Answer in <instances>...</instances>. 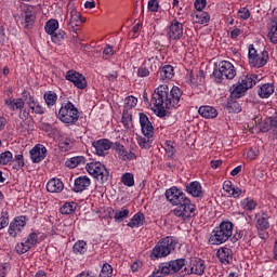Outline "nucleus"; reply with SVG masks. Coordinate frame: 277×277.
Returning a JSON list of instances; mask_svg holds the SVG:
<instances>
[{
	"label": "nucleus",
	"mask_w": 277,
	"mask_h": 277,
	"mask_svg": "<svg viewBox=\"0 0 277 277\" xmlns=\"http://www.w3.org/2000/svg\"><path fill=\"white\" fill-rule=\"evenodd\" d=\"M47 189L50 194H60L64 192V182L60 179H51L47 184Z\"/></svg>",
	"instance_id": "nucleus-23"
},
{
	"label": "nucleus",
	"mask_w": 277,
	"mask_h": 277,
	"mask_svg": "<svg viewBox=\"0 0 277 277\" xmlns=\"http://www.w3.org/2000/svg\"><path fill=\"white\" fill-rule=\"evenodd\" d=\"M239 36H241V29H239V28H234V29L230 31V38H232V40H237V38H239Z\"/></svg>",
	"instance_id": "nucleus-61"
},
{
	"label": "nucleus",
	"mask_w": 277,
	"mask_h": 277,
	"mask_svg": "<svg viewBox=\"0 0 277 277\" xmlns=\"http://www.w3.org/2000/svg\"><path fill=\"white\" fill-rule=\"evenodd\" d=\"M75 211H77V203L76 202H66L61 208V213L63 215H71V213H74Z\"/></svg>",
	"instance_id": "nucleus-39"
},
{
	"label": "nucleus",
	"mask_w": 277,
	"mask_h": 277,
	"mask_svg": "<svg viewBox=\"0 0 277 277\" xmlns=\"http://www.w3.org/2000/svg\"><path fill=\"white\" fill-rule=\"evenodd\" d=\"M27 226V216H16L9 225L10 237H16Z\"/></svg>",
	"instance_id": "nucleus-14"
},
{
	"label": "nucleus",
	"mask_w": 277,
	"mask_h": 277,
	"mask_svg": "<svg viewBox=\"0 0 277 277\" xmlns=\"http://www.w3.org/2000/svg\"><path fill=\"white\" fill-rule=\"evenodd\" d=\"M174 77V67L172 65H164L160 69V81H170Z\"/></svg>",
	"instance_id": "nucleus-31"
},
{
	"label": "nucleus",
	"mask_w": 277,
	"mask_h": 277,
	"mask_svg": "<svg viewBox=\"0 0 277 277\" xmlns=\"http://www.w3.org/2000/svg\"><path fill=\"white\" fill-rule=\"evenodd\" d=\"M193 22L197 23L198 25H207L209 21H211V15H209L205 11H194L192 13Z\"/></svg>",
	"instance_id": "nucleus-26"
},
{
	"label": "nucleus",
	"mask_w": 277,
	"mask_h": 277,
	"mask_svg": "<svg viewBox=\"0 0 277 277\" xmlns=\"http://www.w3.org/2000/svg\"><path fill=\"white\" fill-rule=\"evenodd\" d=\"M238 15L242 21H248V18H250V10H248V8H241L238 11Z\"/></svg>",
	"instance_id": "nucleus-56"
},
{
	"label": "nucleus",
	"mask_w": 277,
	"mask_h": 277,
	"mask_svg": "<svg viewBox=\"0 0 277 277\" xmlns=\"http://www.w3.org/2000/svg\"><path fill=\"white\" fill-rule=\"evenodd\" d=\"M85 170L93 179H96L98 183H107V181H109V171L105 164L98 161L87 163Z\"/></svg>",
	"instance_id": "nucleus-9"
},
{
	"label": "nucleus",
	"mask_w": 277,
	"mask_h": 277,
	"mask_svg": "<svg viewBox=\"0 0 277 277\" xmlns=\"http://www.w3.org/2000/svg\"><path fill=\"white\" fill-rule=\"evenodd\" d=\"M261 79H263V76L251 74V75L242 76L240 78V82L245 87V89L250 90V88H252L253 85H256V83H259Z\"/></svg>",
	"instance_id": "nucleus-21"
},
{
	"label": "nucleus",
	"mask_w": 277,
	"mask_h": 277,
	"mask_svg": "<svg viewBox=\"0 0 277 277\" xmlns=\"http://www.w3.org/2000/svg\"><path fill=\"white\" fill-rule=\"evenodd\" d=\"M216 256L220 263L228 265L233 261V250L227 247H221L216 252Z\"/></svg>",
	"instance_id": "nucleus-20"
},
{
	"label": "nucleus",
	"mask_w": 277,
	"mask_h": 277,
	"mask_svg": "<svg viewBox=\"0 0 277 277\" xmlns=\"http://www.w3.org/2000/svg\"><path fill=\"white\" fill-rule=\"evenodd\" d=\"M8 224H10V214H8V211L2 210L0 216V230H2V228L8 227Z\"/></svg>",
	"instance_id": "nucleus-46"
},
{
	"label": "nucleus",
	"mask_w": 277,
	"mask_h": 277,
	"mask_svg": "<svg viewBox=\"0 0 277 277\" xmlns=\"http://www.w3.org/2000/svg\"><path fill=\"white\" fill-rule=\"evenodd\" d=\"M39 129H41V131H45V133H51L53 128H51V124L40 121Z\"/></svg>",
	"instance_id": "nucleus-59"
},
{
	"label": "nucleus",
	"mask_w": 277,
	"mask_h": 277,
	"mask_svg": "<svg viewBox=\"0 0 277 277\" xmlns=\"http://www.w3.org/2000/svg\"><path fill=\"white\" fill-rule=\"evenodd\" d=\"M65 39H66V31L64 30H56L51 35V40L55 44H60V42H62V40H65Z\"/></svg>",
	"instance_id": "nucleus-42"
},
{
	"label": "nucleus",
	"mask_w": 277,
	"mask_h": 277,
	"mask_svg": "<svg viewBox=\"0 0 277 277\" xmlns=\"http://www.w3.org/2000/svg\"><path fill=\"white\" fill-rule=\"evenodd\" d=\"M122 124L124 129H131L133 127V116L131 114H123Z\"/></svg>",
	"instance_id": "nucleus-50"
},
{
	"label": "nucleus",
	"mask_w": 277,
	"mask_h": 277,
	"mask_svg": "<svg viewBox=\"0 0 277 277\" xmlns=\"http://www.w3.org/2000/svg\"><path fill=\"white\" fill-rule=\"evenodd\" d=\"M13 163L14 170L23 169L25 167V160H23V155H16Z\"/></svg>",
	"instance_id": "nucleus-51"
},
{
	"label": "nucleus",
	"mask_w": 277,
	"mask_h": 277,
	"mask_svg": "<svg viewBox=\"0 0 277 277\" xmlns=\"http://www.w3.org/2000/svg\"><path fill=\"white\" fill-rule=\"evenodd\" d=\"M106 79H108V81H116L118 79V72L114 71L113 74L106 75Z\"/></svg>",
	"instance_id": "nucleus-64"
},
{
	"label": "nucleus",
	"mask_w": 277,
	"mask_h": 277,
	"mask_svg": "<svg viewBox=\"0 0 277 277\" xmlns=\"http://www.w3.org/2000/svg\"><path fill=\"white\" fill-rule=\"evenodd\" d=\"M74 252L76 254H85V252H88V243L83 240H79L74 245Z\"/></svg>",
	"instance_id": "nucleus-40"
},
{
	"label": "nucleus",
	"mask_w": 277,
	"mask_h": 277,
	"mask_svg": "<svg viewBox=\"0 0 277 277\" xmlns=\"http://www.w3.org/2000/svg\"><path fill=\"white\" fill-rule=\"evenodd\" d=\"M90 185H92V180H90L88 175H80L74 182L72 192L81 194V192H85Z\"/></svg>",
	"instance_id": "nucleus-17"
},
{
	"label": "nucleus",
	"mask_w": 277,
	"mask_h": 277,
	"mask_svg": "<svg viewBox=\"0 0 277 277\" xmlns=\"http://www.w3.org/2000/svg\"><path fill=\"white\" fill-rule=\"evenodd\" d=\"M57 118L65 124H75L79 120V109L71 102L64 103L58 110Z\"/></svg>",
	"instance_id": "nucleus-6"
},
{
	"label": "nucleus",
	"mask_w": 277,
	"mask_h": 277,
	"mask_svg": "<svg viewBox=\"0 0 277 277\" xmlns=\"http://www.w3.org/2000/svg\"><path fill=\"white\" fill-rule=\"evenodd\" d=\"M233 230H235L233 222L223 221L211 232L208 243H210V246H222V243H226L228 238L233 237Z\"/></svg>",
	"instance_id": "nucleus-3"
},
{
	"label": "nucleus",
	"mask_w": 277,
	"mask_h": 277,
	"mask_svg": "<svg viewBox=\"0 0 277 277\" xmlns=\"http://www.w3.org/2000/svg\"><path fill=\"white\" fill-rule=\"evenodd\" d=\"M235 186H233V182L230 181H225L224 184H223V190L228 195L230 196L233 189H234Z\"/></svg>",
	"instance_id": "nucleus-57"
},
{
	"label": "nucleus",
	"mask_w": 277,
	"mask_h": 277,
	"mask_svg": "<svg viewBox=\"0 0 277 277\" xmlns=\"http://www.w3.org/2000/svg\"><path fill=\"white\" fill-rule=\"evenodd\" d=\"M140 124L142 133L145 135V137H153V135H155V128L148 119V116H146L144 113H140Z\"/></svg>",
	"instance_id": "nucleus-15"
},
{
	"label": "nucleus",
	"mask_w": 277,
	"mask_h": 277,
	"mask_svg": "<svg viewBox=\"0 0 277 277\" xmlns=\"http://www.w3.org/2000/svg\"><path fill=\"white\" fill-rule=\"evenodd\" d=\"M65 79L74 83L75 88H78V90H85V88H88V80H85V76L77 70H68L65 75Z\"/></svg>",
	"instance_id": "nucleus-11"
},
{
	"label": "nucleus",
	"mask_w": 277,
	"mask_h": 277,
	"mask_svg": "<svg viewBox=\"0 0 277 277\" xmlns=\"http://www.w3.org/2000/svg\"><path fill=\"white\" fill-rule=\"evenodd\" d=\"M137 105V97L131 95L124 98V107L127 109H133Z\"/></svg>",
	"instance_id": "nucleus-48"
},
{
	"label": "nucleus",
	"mask_w": 277,
	"mask_h": 277,
	"mask_svg": "<svg viewBox=\"0 0 277 277\" xmlns=\"http://www.w3.org/2000/svg\"><path fill=\"white\" fill-rule=\"evenodd\" d=\"M205 261L200 258L190 259L189 268L185 267L182 271L181 276H187L188 274H196L202 276L205 274Z\"/></svg>",
	"instance_id": "nucleus-10"
},
{
	"label": "nucleus",
	"mask_w": 277,
	"mask_h": 277,
	"mask_svg": "<svg viewBox=\"0 0 277 277\" xmlns=\"http://www.w3.org/2000/svg\"><path fill=\"white\" fill-rule=\"evenodd\" d=\"M157 70V58L155 56L148 57L144 61L142 66L137 69V77H150V72H155Z\"/></svg>",
	"instance_id": "nucleus-13"
},
{
	"label": "nucleus",
	"mask_w": 277,
	"mask_h": 277,
	"mask_svg": "<svg viewBox=\"0 0 277 277\" xmlns=\"http://www.w3.org/2000/svg\"><path fill=\"white\" fill-rule=\"evenodd\" d=\"M13 156L11 151H4L0 154V166H8L12 161Z\"/></svg>",
	"instance_id": "nucleus-47"
},
{
	"label": "nucleus",
	"mask_w": 277,
	"mask_h": 277,
	"mask_svg": "<svg viewBox=\"0 0 277 277\" xmlns=\"http://www.w3.org/2000/svg\"><path fill=\"white\" fill-rule=\"evenodd\" d=\"M121 183L126 185L127 187H133L135 185V180L133 177L132 173H124L121 176Z\"/></svg>",
	"instance_id": "nucleus-44"
},
{
	"label": "nucleus",
	"mask_w": 277,
	"mask_h": 277,
	"mask_svg": "<svg viewBox=\"0 0 277 277\" xmlns=\"http://www.w3.org/2000/svg\"><path fill=\"white\" fill-rule=\"evenodd\" d=\"M137 144L141 148H150V145L153 144V137H142L140 136L137 138Z\"/></svg>",
	"instance_id": "nucleus-49"
},
{
	"label": "nucleus",
	"mask_w": 277,
	"mask_h": 277,
	"mask_svg": "<svg viewBox=\"0 0 277 277\" xmlns=\"http://www.w3.org/2000/svg\"><path fill=\"white\" fill-rule=\"evenodd\" d=\"M114 276V268L108 263H105L100 273V277H111Z\"/></svg>",
	"instance_id": "nucleus-45"
},
{
	"label": "nucleus",
	"mask_w": 277,
	"mask_h": 277,
	"mask_svg": "<svg viewBox=\"0 0 277 277\" xmlns=\"http://www.w3.org/2000/svg\"><path fill=\"white\" fill-rule=\"evenodd\" d=\"M186 192L194 198H200V196L203 194L202 185L198 181L190 182L188 185H186Z\"/></svg>",
	"instance_id": "nucleus-24"
},
{
	"label": "nucleus",
	"mask_w": 277,
	"mask_h": 277,
	"mask_svg": "<svg viewBox=\"0 0 277 277\" xmlns=\"http://www.w3.org/2000/svg\"><path fill=\"white\" fill-rule=\"evenodd\" d=\"M255 217L258 230H267L269 228V214L262 212L261 214H256Z\"/></svg>",
	"instance_id": "nucleus-25"
},
{
	"label": "nucleus",
	"mask_w": 277,
	"mask_h": 277,
	"mask_svg": "<svg viewBox=\"0 0 277 277\" xmlns=\"http://www.w3.org/2000/svg\"><path fill=\"white\" fill-rule=\"evenodd\" d=\"M259 206V203L256 202V200L252 199V198H245L240 201V207L245 210V211H254V209H256V207Z\"/></svg>",
	"instance_id": "nucleus-34"
},
{
	"label": "nucleus",
	"mask_w": 277,
	"mask_h": 277,
	"mask_svg": "<svg viewBox=\"0 0 277 277\" xmlns=\"http://www.w3.org/2000/svg\"><path fill=\"white\" fill-rule=\"evenodd\" d=\"M146 222V216L142 212H137L133 215V217L128 222L127 226L130 228H140V226H144Z\"/></svg>",
	"instance_id": "nucleus-27"
},
{
	"label": "nucleus",
	"mask_w": 277,
	"mask_h": 277,
	"mask_svg": "<svg viewBox=\"0 0 277 277\" xmlns=\"http://www.w3.org/2000/svg\"><path fill=\"white\" fill-rule=\"evenodd\" d=\"M44 29L50 36H52V34L60 29V22H57V19H50L45 23Z\"/></svg>",
	"instance_id": "nucleus-35"
},
{
	"label": "nucleus",
	"mask_w": 277,
	"mask_h": 277,
	"mask_svg": "<svg viewBox=\"0 0 277 277\" xmlns=\"http://www.w3.org/2000/svg\"><path fill=\"white\" fill-rule=\"evenodd\" d=\"M69 14H70L69 25L72 31L77 32V27H79V25H82V23H85V19L81 17V13L76 9H71L69 11Z\"/></svg>",
	"instance_id": "nucleus-22"
},
{
	"label": "nucleus",
	"mask_w": 277,
	"mask_h": 277,
	"mask_svg": "<svg viewBox=\"0 0 277 277\" xmlns=\"http://www.w3.org/2000/svg\"><path fill=\"white\" fill-rule=\"evenodd\" d=\"M268 123H269L271 127H273V129L277 130V116L269 117L268 118Z\"/></svg>",
	"instance_id": "nucleus-63"
},
{
	"label": "nucleus",
	"mask_w": 277,
	"mask_h": 277,
	"mask_svg": "<svg viewBox=\"0 0 277 277\" xmlns=\"http://www.w3.org/2000/svg\"><path fill=\"white\" fill-rule=\"evenodd\" d=\"M4 103L12 111H16V109H23L25 107L23 98H8Z\"/></svg>",
	"instance_id": "nucleus-30"
},
{
	"label": "nucleus",
	"mask_w": 277,
	"mask_h": 277,
	"mask_svg": "<svg viewBox=\"0 0 277 277\" xmlns=\"http://www.w3.org/2000/svg\"><path fill=\"white\" fill-rule=\"evenodd\" d=\"M164 150H166L167 155H169V157H172V155H174V146H172L170 144V142H167L164 144Z\"/></svg>",
	"instance_id": "nucleus-60"
},
{
	"label": "nucleus",
	"mask_w": 277,
	"mask_h": 277,
	"mask_svg": "<svg viewBox=\"0 0 277 277\" xmlns=\"http://www.w3.org/2000/svg\"><path fill=\"white\" fill-rule=\"evenodd\" d=\"M167 36L169 40H181L183 38V23L174 18L167 27Z\"/></svg>",
	"instance_id": "nucleus-12"
},
{
	"label": "nucleus",
	"mask_w": 277,
	"mask_h": 277,
	"mask_svg": "<svg viewBox=\"0 0 277 277\" xmlns=\"http://www.w3.org/2000/svg\"><path fill=\"white\" fill-rule=\"evenodd\" d=\"M32 246H36V233L32 232L29 234L28 238L15 247V251L17 254H25V252H29Z\"/></svg>",
	"instance_id": "nucleus-16"
},
{
	"label": "nucleus",
	"mask_w": 277,
	"mask_h": 277,
	"mask_svg": "<svg viewBox=\"0 0 277 277\" xmlns=\"http://www.w3.org/2000/svg\"><path fill=\"white\" fill-rule=\"evenodd\" d=\"M246 92H248V89H246V87L240 81H238V83L234 85L232 95L234 96V98H241V96H243Z\"/></svg>",
	"instance_id": "nucleus-36"
},
{
	"label": "nucleus",
	"mask_w": 277,
	"mask_h": 277,
	"mask_svg": "<svg viewBox=\"0 0 277 277\" xmlns=\"http://www.w3.org/2000/svg\"><path fill=\"white\" fill-rule=\"evenodd\" d=\"M148 10H149V12H157L159 10V1L149 0L148 1Z\"/></svg>",
	"instance_id": "nucleus-58"
},
{
	"label": "nucleus",
	"mask_w": 277,
	"mask_h": 277,
	"mask_svg": "<svg viewBox=\"0 0 277 277\" xmlns=\"http://www.w3.org/2000/svg\"><path fill=\"white\" fill-rule=\"evenodd\" d=\"M81 163H85V158L83 156L72 157L66 161L67 168L75 169L77 166H81Z\"/></svg>",
	"instance_id": "nucleus-38"
},
{
	"label": "nucleus",
	"mask_w": 277,
	"mask_h": 277,
	"mask_svg": "<svg viewBox=\"0 0 277 277\" xmlns=\"http://www.w3.org/2000/svg\"><path fill=\"white\" fill-rule=\"evenodd\" d=\"M195 12H202L205 8H207V0H196L195 3Z\"/></svg>",
	"instance_id": "nucleus-54"
},
{
	"label": "nucleus",
	"mask_w": 277,
	"mask_h": 277,
	"mask_svg": "<svg viewBox=\"0 0 277 277\" xmlns=\"http://www.w3.org/2000/svg\"><path fill=\"white\" fill-rule=\"evenodd\" d=\"M248 60L251 68H263L269 62V52H259L254 44H249Z\"/></svg>",
	"instance_id": "nucleus-7"
},
{
	"label": "nucleus",
	"mask_w": 277,
	"mask_h": 277,
	"mask_svg": "<svg viewBox=\"0 0 277 277\" xmlns=\"http://www.w3.org/2000/svg\"><path fill=\"white\" fill-rule=\"evenodd\" d=\"M181 96H183V92L179 87L170 89L168 84H160L156 88L151 96V104L154 105L156 116L163 118L168 109L179 106Z\"/></svg>",
	"instance_id": "nucleus-1"
},
{
	"label": "nucleus",
	"mask_w": 277,
	"mask_h": 277,
	"mask_svg": "<svg viewBox=\"0 0 277 277\" xmlns=\"http://www.w3.org/2000/svg\"><path fill=\"white\" fill-rule=\"evenodd\" d=\"M43 98L48 105V107H53L55 103H57V94L53 91H48L44 93Z\"/></svg>",
	"instance_id": "nucleus-37"
},
{
	"label": "nucleus",
	"mask_w": 277,
	"mask_h": 277,
	"mask_svg": "<svg viewBox=\"0 0 277 277\" xmlns=\"http://www.w3.org/2000/svg\"><path fill=\"white\" fill-rule=\"evenodd\" d=\"M268 38L273 44H277V16H273L269 24Z\"/></svg>",
	"instance_id": "nucleus-32"
},
{
	"label": "nucleus",
	"mask_w": 277,
	"mask_h": 277,
	"mask_svg": "<svg viewBox=\"0 0 277 277\" xmlns=\"http://www.w3.org/2000/svg\"><path fill=\"white\" fill-rule=\"evenodd\" d=\"M47 155H49L47 147L42 144H37L36 145V163H40V161H44V159H47Z\"/></svg>",
	"instance_id": "nucleus-33"
},
{
	"label": "nucleus",
	"mask_w": 277,
	"mask_h": 277,
	"mask_svg": "<svg viewBox=\"0 0 277 277\" xmlns=\"http://www.w3.org/2000/svg\"><path fill=\"white\" fill-rule=\"evenodd\" d=\"M44 209H47V202L40 201L37 206V213L42 215V213H44Z\"/></svg>",
	"instance_id": "nucleus-62"
},
{
	"label": "nucleus",
	"mask_w": 277,
	"mask_h": 277,
	"mask_svg": "<svg viewBox=\"0 0 277 277\" xmlns=\"http://www.w3.org/2000/svg\"><path fill=\"white\" fill-rule=\"evenodd\" d=\"M183 267H185V259L162 263L149 277H163L168 276L169 274H176V272H181Z\"/></svg>",
	"instance_id": "nucleus-5"
},
{
	"label": "nucleus",
	"mask_w": 277,
	"mask_h": 277,
	"mask_svg": "<svg viewBox=\"0 0 277 277\" xmlns=\"http://www.w3.org/2000/svg\"><path fill=\"white\" fill-rule=\"evenodd\" d=\"M114 55V48L109 44H106L105 49L103 50V60H109Z\"/></svg>",
	"instance_id": "nucleus-53"
},
{
	"label": "nucleus",
	"mask_w": 277,
	"mask_h": 277,
	"mask_svg": "<svg viewBox=\"0 0 277 277\" xmlns=\"http://www.w3.org/2000/svg\"><path fill=\"white\" fill-rule=\"evenodd\" d=\"M93 147L95 148V153L98 157H105L107 150L111 148V142L107 138H102L93 142Z\"/></svg>",
	"instance_id": "nucleus-19"
},
{
	"label": "nucleus",
	"mask_w": 277,
	"mask_h": 277,
	"mask_svg": "<svg viewBox=\"0 0 277 277\" xmlns=\"http://www.w3.org/2000/svg\"><path fill=\"white\" fill-rule=\"evenodd\" d=\"M243 194H246V190L234 186V188L232 189V193H229V196H232V198H239V196H243Z\"/></svg>",
	"instance_id": "nucleus-55"
},
{
	"label": "nucleus",
	"mask_w": 277,
	"mask_h": 277,
	"mask_svg": "<svg viewBox=\"0 0 277 277\" xmlns=\"http://www.w3.org/2000/svg\"><path fill=\"white\" fill-rule=\"evenodd\" d=\"M236 75L237 70H235V66L228 61L221 62L219 68L213 70V77L216 83H222L224 79H235Z\"/></svg>",
	"instance_id": "nucleus-8"
},
{
	"label": "nucleus",
	"mask_w": 277,
	"mask_h": 277,
	"mask_svg": "<svg viewBox=\"0 0 277 277\" xmlns=\"http://www.w3.org/2000/svg\"><path fill=\"white\" fill-rule=\"evenodd\" d=\"M115 150L121 161H133V159H137V155H135V153L128 151L124 145L120 143L115 144Z\"/></svg>",
	"instance_id": "nucleus-18"
},
{
	"label": "nucleus",
	"mask_w": 277,
	"mask_h": 277,
	"mask_svg": "<svg viewBox=\"0 0 277 277\" xmlns=\"http://www.w3.org/2000/svg\"><path fill=\"white\" fill-rule=\"evenodd\" d=\"M176 248V239L173 237L162 238L151 250V259H163Z\"/></svg>",
	"instance_id": "nucleus-4"
},
{
	"label": "nucleus",
	"mask_w": 277,
	"mask_h": 277,
	"mask_svg": "<svg viewBox=\"0 0 277 277\" xmlns=\"http://www.w3.org/2000/svg\"><path fill=\"white\" fill-rule=\"evenodd\" d=\"M74 145L75 143L71 138H65L58 143V148L62 150V153H68V150H70Z\"/></svg>",
	"instance_id": "nucleus-41"
},
{
	"label": "nucleus",
	"mask_w": 277,
	"mask_h": 277,
	"mask_svg": "<svg viewBox=\"0 0 277 277\" xmlns=\"http://www.w3.org/2000/svg\"><path fill=\"white\" fill-rule=\"evenodd\" d=\"M199 114L202 116V118H217V109L213 106H201L198 109Z\"/></svg>",
	"instance_id": "nucleus-29"
},
{
	"label": "nucleus",
	"mask_w": 277,
	"mask_h": 277,
	"mask_svg": "<svg viewBox=\"0 0 277 277\" xmlns=\"http://www.w3.org/2000/svg\"><path fill=\"white\" fill-rule=\"evenodd\" d=\"M275 88L272 83H264L258 90L260 98H269L274 94Z\"/></svg>",
	"instance_id": "nucleus-28"
},
{
	"label": "nucleus",
	"mask_w": 277,
	"mask_h": 277,
	"mask_svg": "<svg viewBox=\"0 0 277 277\" xmlns=\"http://www.w3.org/2000/svg\"><path fill=\"white\" fill-rule=\"evenodd\" d=\"M25 27H27V29H31V27H34V14L29 11H26L25 13Z\"/></svg>",
	"instance_id": "nucleus-52"
},
{
	"label": "nucleus",
	"mask_w": 277,
	"mask_h": 277,
	"mask_svg": "<svg viewBox=\"0 0 277 277\" xmlns=\"http://www.w3.org/2000/svg\"><path fill=\"white\" fill-rule=\"evenodd\" d=\"M166 198L171 205L176 207L173 210V214H175L176 217L187 220V217H194L196 215V206L192 203L187 195L176 186L166 190Z\"/></svg>",
	"instance_id": "nucleus-2"
},
{
	"label": "nucleus",
	"mask_w": 277,
	"mask_h": 277,
	"mask_svg": "<svg viewBox=\"0 0 277 277\" xmlns=\"http://www.w3.org/2000/svg\"><path fill=\"white\" fill-rule=\"evenodd\" d=\"M129 209H121V210H117L115 212V221L116 222H124V220H127V217H129Z\"/></svg>",
	"instance_id": "nucleus-43"
}]
</instances>
